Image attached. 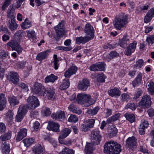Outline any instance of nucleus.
<instances>
[{"label":"nucleus","instance_id":"nucleus-56","mask_svg":"<svg viewBox=\"0 0 154 154\" xmlns=\"http://www.w3.org/2000/svg\"><path fill=\"white\" fill-rule=\"evenodd\" d=\"M8 53L7 51L2 50L0 51V58L1 59H5L8 56Z\"/></svg>","mask_w":154,"mask_h":154},{"label":"nucleus","instance_id":"nucleus-22","mask_svg":"<svg viewBox=\"0 0 154 154\" xmlns=\"http://www.w3.org/2000/svg\"><path fill=\"white\" fill-rule=\"evenodd\" d=\"M108 94L111 97H116L120 95L121 92L119 89L116 88L110 89L108 91Z\"/></svg>","mask_w":154,"mask_h":154},{"label":"nucleus","instance_id":"nucleus-32","mask_svg":"<svg viewBox=\"0 0 154 154\" xmlns=\"http://www.w3.org/2000/svg\"><path fill=\"white\" fill-rule=\"evenodd\" d=\"M48 52V50H47L38 53L37 55L36 59L40 61L45 59L47 57Z\"/></svg>","mask_w":154,"mask_h":154},{"label":"nucleus","instance_id":"nucleus-49","mask_svg":"<svg viewBox=\"0 0 154 154\" xmlns=\"http://www.w3.org/2000/svg\"><path fill=\"white\" fill-rule=\"evenodd\" d=\"M142 94L143 91L142 90L140 89H138L134 95V99L136 101L137 100V99L139 98Z\"/></svg>","mask_w":154,"mask_h":154},{"label":"nucleus","instance_id":"nucleus-26","mask_svg":"<svg viewBox=\"0 0 154 154\" xmlns=\"http://www.w3.org/2000/svg\"><path fill=\"white\" fill-rule=\"evenodd\" d=\"M129 42V39L127 35H124L122 39H119V45L122 48L125 47Z\"/></svg>","mask_w":154,"mask_h":154},{"label":"nucleus","instance_id":"nucleus-39","mask_svg":"<svg viewBox=\"0 0 154 154\" xmlns=\"http://www.w3.org/2000/svg\"><path fill=\"white\" fill-rule=\"evenodd\" d=\"M144 62L142 59H138L134 63L133 66L135 69H140L144 65Z\"/></svg>","mask_w":154,"mask_h":154},{"label":"nucleus","instance_id":"nucleus-47","mask_svg":"<svg viewBox=\"0 0 154 154\" xmlns=\"http://www.w3.org/2000/svg\"><path fill=\"white\" fill-rule=\"evenodd\" d=\"M63 139H58L59 143L61 144H64L67 146L71 145L72 141L71 140H64Z\"/></svg>","mask_w":154,"mask_h":154},{"label":"nucleus","instance_id":"nucleus-61","mask_svg":"<svg viewBox=\"0 0 154 154\" xmlns=\"http://www.w3.org/2000/svg\"><path fill=\"white\" fill-rule=\"evenodd\" d=\"M11 1V0H5L2 7V9L3 11L6 9V8L10 4Z\"/></svg>","mask_w":154,"mask_h":154},{"label":"nucleus","instance_id":"nucleus-28","mask_svg":"<svg viewBox=\"0 0 154 154\" xmlns=\"http://www.w3.org/2000/svg\"><path fill=\"white\" fill-rule=\"evenodd\" d=\"M8 100L11 106H14L18 105L19 103V100L13 95H11L9 96Z\"/></svg>","mask_w":154,"mask_h":154},{"label":"nucleus","instance_id":"nucleus-8","mask_svg":"<svg viewBox=\"0 0 154 154\" xmlns=\"http://www.w3.org/2000/svg\"><path fill=\"white\" fill-rule=\"evenodd\" d=\"M57 34L59 37L64 36L65 34V27L64 25V21H61L56 26L54 27Z\"/></svg>","mask_w":154,"mask_h":154},{"label":"nucleus","instance_id":"nucleus-29","mask_svg":"<svg viewBox=\"0 0 154 154\" xmlns=\"http://www.w3.org/2000/svg\"><path fill=\"white\" fill-rule=\"evenodd\" d=\"M69 110L72 112L77 114H80L82 112V110L79 108L77 107L73 104H70L68 107Z\"/></svg>","mask_w":154,"mask_h":154},{"label":"nucleus","instance_id":"nucleus-27","mask_svg":"<svg viewBox=\"0 0 154 154\" xmlns=\"http://www.w3.org/2000/svg\"><path fill=\"white\" fill-rule=\"evenodd\" d=\"M71 132V130L70 129L67 128H63L61 131L58 139H64L69 135Z\"/></svg>","mask_w":154,"mask_h":154},{"label":"nucleus","instance_id":"nucleus-43","mask_svg":"<svg viewBox=\"0 0 154 154\" xmlns=\"http://www.w3.org/2000/svg\"><path fill=\"white\" fill-rule=\"evenodd\" d=\"M149 87L148 90L149 93L151 95L154 94V83L152 81L149 82L148 85Z\"/></svg>","mask_w":154,"mask_h":154},{"label":"nucleus","instance_id":"nucleus-55","mask_svg":"<svg viewBox=\"0 0 154 154\" xmlns=\"http://www.w3.org/2000/svg\"><path fill=\"white\" fill-rule=\"evenodd\" d=\"M19 86L21 87L22 90L24 92H27L29 91L27 85L23 83H20L19 85Z\"/></svg>","mask_w":154,"mask_h":154},{"label":"nucleus","instance_id":"nucleus-2","mask_svg":"<svg viewBox=\"0 0 154 154\" xmlns=\"http://www.w3.org/2000/svg\"><path fill=\"white\" fill-rule=\"evenodd\" d=\"M104 146V152L107 154H119L121 151V145L114 141L106 142Z\"/></svg>","mask_w":154,"mask_h":154},{"label":"nucleus","instance_id":"nucleus-36","mask_svg":"<svg viewBox=\"0 0 154 154\" xmlns=\"http://www.w3.org/2000/svg\"><path fill=\"white\" fill-rule=\"evenodd\" d=\"M9 28L11 31L17 29L18 25L15 22V18L9 20Z\"/></svg>","mask_w":154,"mask_h":154},{"label":"nucleus","instance_id":"nucleus-18","mask_svg":"<svg viewBox=\"0 0 154 154\" xmlns=\"http://www.w3.org/2000/svg\"><path fill=\"white\" fill-rule=\"evenodd\" d=\"M51 117L55 119L63 120L65 118V114L64 111L60 110L56 113H54L51 115Z\"/></svg>","mask_w":154,"mask_h":154},{"label":"nucleus","instance_id":"nucleus-44","mask_svg":"<svg viewBox=\"0 0 154 154\" xmlns=\"http://www.w3.org/2000/svg\"><path fill=\"white\" fill-rule=\"evenodd\" d=\"M13 115L14 114L12 111L10 110H8L6 114V118L8 122H11L13 119Z\"/></svg>","mask_w":154,"mask_h":154},{"label":"nucleus","instance_id":"nucleus-24","mask_svg":"<svg viewBox=\"0 0 154 154\" xmlns=\"http://www.w3.org/2000/svg\"><path fill=\"white\" fill-rule=\"evenodd\" d=\"M58 77L53 74L47 75L45 79L44 82L45 83H54L58 79Z\"/></svg>","mask_w":154,"mask_h":154},{"label":"nucleus","instance_id":"nucleus-3","mask_svg":"<svg viewBox=\"0 0 154 154\" xmlns=\"http://www.w3.org/2000/svg\"><path fill=\"white\" fill-rule=\"evenodd\" d=\"M128 23V16L123 13H120L114 18L113 21L114 27L118 30L126 27Z\"/></svg>","mask_w":154,"mask_h":154},{"label":"nucleus","instance_id":"nucleus-17","mask_svg":"<svg viewBox=\"0 0 154 154\" xmlns=\"http://www.w3.org/2000/svg\"><path fill=\"white\" fill-rule=\"evenodd\" d=\"M91 39V37L88 35L77 37L76 38L75 43L78 45L81 44H84L88 42Z\"/></svg>","mask_w":154,"mask_h":154},{"label":"nucleus","instance_id":"nucleus-25","mask_svg":"<svg viewBox=\"0 0 154 154\" xmlns=\"http://www.w3.org/2000/svg\"><path fill=\"white\" fill-rule=\"evenodd\" d=\"M27 36H26L29 39H31L34 42H36V37L35 31L32 29L27 30L26 31Z\"/></svg>","mask_w":154,"mask_h":154},{"label":"nucleus","instance_id":"nucleus-21","mask_svg":"<svg viewBox=\"0 0 154 154\" xmlns=\"http://www.w3.org/2000/svg\"><path fill=\"white\" fill-rule=\"evenodd\" d=\"M142 76L143 74L141 72H140L137 75L136 77L132 82L133 87L134 88L136 86H138L143 83Z\"/></svg>","mask_w":154,"mask_h":154},{"label":"nucleus","instance_id":"nucleus-4","mask_svg":"<svg viewBox=\"0 0 154 154\" xmlns=\"http://www.w3.org/2000/svg\"><path fill=\"white\" fill-rule=\"evenodd\" d=\"M97 98H91V95L85 93H79L77 96L76 101L80 104H84L86 106H89L94 103Z\"/></svg>","mask_w":154,"mask_h":154},{"label":"nucleus","instance_id":"nucleus-57","mask_svg":"<svg viewBox=\"0 0 154 154\" xmlns=\"http://www.w3.org/2000/svg\"><path fill=\"white\" fill-rule=\"evenodd\" d=\"M90 128L89 126L86 122L83 124L81 127L82 130L85 132L89 130Z\"/></svg>","mask_w":154,"mask_h":154},{"label":"nucleus","instance_id":"nucleus-35","mask_svg":"<svg viewBox=\"0 0 154 154\" xmlns=\"http://www.w3.org/2000/svg\"><path fill=\"white\" fill-rule=\"evenodd\" d=\"M32 26V22L28 19L26 18L21 25V28L24 29H28Z\"/></svg>","mask_w":154,"mask_h":154},{"label":"nucleus","instance_id":"nucleus-52","mask_svg":"<svg viewBox=\"0 0 154 154\" xmlns=\"http://www.w3.org/2000/svg\"><path fill=\"white\" fill-rule=\"evenodd\" d=\"M78 120V118L76 116L72 114H71L69 118L68 121L69 122H76Z\"/></svg>","mask_w":154,"mask_h":154},{"label":"nucleus","instance_id":"nucleus-53","mask_svg":"<svg viewBox=\"0 0 154 154\" xmlns=\"http://www.w3.org/2000/svg\"><path fill=\"white\" fill-rule=\"evenodd\" d=\"M137 44V42L134 41L132 42L129 44L128 47L131 49L132 51H133L134 52L136 49Z\"/></svg>","mask_w":154,"mask_h":154},{"label":"nucleus","instance_id":"nucleus-20","mask_svg":"<svg viewBox=\"0 0 154 154\" xmlns=\"http://www.w3.org/2000/svg\"><path fill=\"white\" fill-rule=\"evenodd\" d=\"M27 134V129H26L25 128L21 129L17 133L16 137V140L17 142L20 141L26 136Z\"/></svg>","mask_w":154,"mask_h":154},{"label":"nucleus","instance_id":"nucleus-50","mask_svg":"<svg viewBox=\"0 0 154 154\" xmlns=\"http://www.w3.org/2000/svg\"><path fill=\"white\" fill-rule=\"evenodd\" d=\"M98 71H104L105 70L106 64L103 62H99L97 63Z\"/></svg>","mask_w":154,"mask_h":154},{"label":"nucleus","instance_id":"nucleus-1","mask_svg":"<svg viewBox=\"0 0 154 154\" xmlns=\"http://www.w3.org/2000/svg\"><path fill=\"white\" fill-rule=\"evenodd\" d=\"M91 138L92 143L87 142L85 147V152L86 154H93L94 145L100 144L101 140V137L99 131L97 129L92 131Z\"/></svg>","mask_w":154,"mask_h":154},{"label":"nucleus","instance_id":"nucleus-34","mask_svg":"<svg viewBox=\"0 0 154 154\" xmlns=\"http://www.w3.org/2000/svg\"><path fill=\"white\" fill-rule=\"evenodd\" d=\"M15 8L13 7V5H11L7 11V17L11 19L15 18L14 13L15 12Z\"/></svg>","mask_w":154,"mask_h":154},{"label":"nucleus","instance_id":"nucleus-7","mask_svg":"<svg viewBox=\"0 0 154 154\" xmlns=\"http://www.w3.org/2000/svg\"><path fill=\"white\" fill-rule=\"evenodd\" d=\"M7 46L11 47L12 50H15L17 51L18 54H20L22 52L23 49L21 46L16 40H11L7 44Z\"/></svg>","mask_w":154,"mask_h":154},{"label":"nucleus","instance_id":"nucleus-14","mask_svg":"<svg viewBox=\"0 0 154 154\" xmlns=\"http://www.w3.org/2000/svg\"><path fill=\"white\" fill-rule=\"evenodd\" d=\"M44 91L45 92L44 94H46V95L48 99L53 100L55 99L54 89L53 88H45Z\"/></svg>","mask_w":154,"mask_h":154},{"label":"nucleus","instance_id":"nucleus-51","mask_svg":"<svg viewBox=\"0 0 154 154\" xmlns=\"http://www.w3.org/2000/svg\"><path fill=\"white\" fill-rule=\"evenodd\" d=\"M146 41L149 45H152L154 43V35H149L147 37Z\"/></svg>","mask_w":154,"mask_h":154},{"label":"nucleus","instance_id":"nucleus-62","mask_svg":"<svg viewBox=\"0 0 154 154\" xmlns=\"http://www.w3.org/2000/svg\"><path fill=\"white\" fill-rule=\"evenodd\" d=\"M89 69L91 71H93L95 72L98 71L97 63L95 64H93L89 66Z\"/></svg>","mask_w":154,"mask_h":154},{"label":"nucleus","instance_id":"nucleus-42","mask_svg":"<svg viewBox=\"0 0 154 154\" xmlns=\"http://www.w3.org/2000/svg\"><path fill=\"white\" fill-rule=\"evenodd\" d=\"M100 109L98 106H96L93 109H89L87 111V113L91 116H94L96 115Z\"/></svg>","mask_w":154,"mask_h":154},{"label":"nucleus","instance_id":"nucleus-64","mask_svg":"<svg viewBox=\"0 0 154 154\" xmlns=\"http://www.w3.org/2000/svg\"><path fill=\"white\" fill-rule=\"evenodd\" d=\"M91 128L93 127L95 123V120L93 119H89L86 122Z\"/></svg>","mask_w":154,"mask_h":154},{"label":"nucleus","instance_id":"nucleus-45","mask_svg":"<svg viewBox=\"0 0 154 154\" xmlns=\"http://www.w3.org/2000/svg\"><path fill=\"white\" fill-rule=\"evenodd\" d=\"M23 141L25 146H29L33 143L34 140L32 138H26L24 139Z\"/></svg>","mask_w":154,"mask_h":154},{"label":"nucleus","instance_id":"nucleus-31","mask_svg":"<svg viewBox=\"0 0 154 154\" xmlns=\"http://www.w3.org/2000/svg\"><path fill=\"white\" fill-rule=\"evenodd\" d=\"M2 27L0 26V31H4V32L6 34H4L2 36V40L4 42H6L8 40L10 39L9 35L11 34V32L8 31V30L7 28H5L4 29H1Z\"/></svg>","mask_w":154,"mask_h":154},{"label":"nucleus","instance_id":"nucleus-5","mask_svg":"<svg viewBox=\"0 0 154 154\" xmlns=\"http://www.w3.org/2000/svg\"><path fill=\"white\" fill-rule=\"evenodd\" d=\"M27 111V106L24 105H21L19 106L17 114L16 116V121L21 122Z\"/></svg>","mask_w":154,"mask_h":154},{"label":"nucleus","instance_id":"nucleus-59","mask_svg":"<svg viewBox=\"0 0 154 154\" xmlns=\"http://www.w3.org/2000/svg\"><path fill=\"white\" fill-rule=\"evenodd\" d=\"M149 123L148 122L145 120H142L140 125V126L144 128H146L149 126Z\"/></svg>","mask_w":154,"mask_h":154},{"label":"nucleus","instance_id":"nucleus-38","mask_svg":"<svg viewBox=\"0 0 154 154\" xmlns=\"http://www.w3.org/2000/svg\"><path fill=\"white\" fill-rule=\"evenodd\" d=\"M53 58L54 60L52 63L53 64L54 68L55 70H57L58 69L60 66L59 60L57 57V55L56 54L54 55Z\"/></svg>","mask_w":154,"mask_h":154},{"label":"nucleus","instance_id":"nucleus-63","mask_svg":"<svg viewBox=\"0 0 154 154\" xmlns=\"http://www.w3.org/2000/svg\"><path fill=\"white\" fill-rule=\"evenodd\" d=\"M46 139H47L54 147H56L57 143L53 138L48 137V138H46Z\"/></svg>","mask_w":154,"mask_h":154},{"label":"nucleus","instance_id":"nucleus-23","mask_svg":"<svg viewBox=\"0 0 154 154\" xmlns=\"http://www.w3.org/2000/svg\"><path fill=\"white\" fill-rule=\"evenodd\" d=\"M32 151L35 154H41L45 152L44 147L38 144L33 146Z\"/></svg>","mask_w":154,"mask_h":154},{"label":"nucleus","instance_id":"nucleus-13","mask_svg":"<svg viewBox=\"0 0 154 154\" xmlns=\"http://www.w3.org/2000/svg\"><path fill=\"white\" fill-rule=\"evenodd\" d=\"M85 32L91 37V39L94 38V30L93 27L89 23H88L85 25Z\"/></svg>","mask_w":154,"mask_h":154},{"label":"nucleus","instance_id":"nucleus-6","mask_svg":"<svg viewBox=\"0 0 154 154\" xmlns=\"http://www.w3.org/2000/svg\"><path fill=\"white\" fill-rule=\"evenodd\" d=\"M27 109H33L38 107L40 104L38 100L37 97L33 96H30L27 99Z\"/></svg>","mask_w":154,"mask_h":154},{"label":"nucleus","instance_id":"nucleus-19","mask_svg":"<svg viewBox=\"0 0 154 154\" xmlns=\"http://www.w3.org/2000/svg\"><path fill=\"white\" fill-rule=\"evenodd\" d=\"M136 139L134 136L129 137L126 140V144L130 149L134 148L137 145Z\"/></svg>","mask_w":154,"mask_h":154},{"label":"nucleus","instance_id":"nucleus-37","mask_svg":"<svg viewBox=\"0 0 154 154\" xmlns=\"http://www.w3.org/2000/svg\"><path fill=\"white\" fill-rule=\"evenodd\" d=\"M12 136V131H8V132L0 137V139L2 141H5L9 140Z\"/></svg>","mask_w":154,"mask_h":154},{"label":"nucleus","instance_id":"nucleus-40","mask_svg":"<svg viewBox=\"0 0 154 154\" xmlns=\"http://www.w3.org/2000/svg\"><path fill=\"white\" fill-rule=\"evenodd\" d=\"M69 80L65 79L63 80L62 83L60 86V88L62 90L66 89L69 88Z\"/></svg>","mask_w":154,"mask_h":154},{"label":"nucleus","instance_id":"nucleus-11","mask_svg":"<svg viewBox=\"0 0 154 154\" xmlns=\"http://www.w3.org/2000/svg\"><path fill=\"white\" fill-rule=\"evenodd\" d=\"M45 88L42 87L41 84L35 83L31 88L32 92L39 95H44Z\"/></svg>","mask_w":154,"mask_h":154},{"label":"nucleus","instance_id":"nucleus-12","mask_svg":"<svg viewBox=\"0 0 154 154\" xmlns=\"http://www.w3.org/2000/svg\"><path fill=\"white\" fill-rule=\"evenodd\" d=\"M89 86V80L87 79H84L79 82L78 88L79 89L85 91Z\"/></svg>","mask_w":154,"mask_h":154},{"label":"nucleus","instance_id":"nucleus-46","mask_svg":"<svg viewBox=\"0 0 154 154\" xmlns=\"http://www.w3.org/2000/svg\"><path fill=\"white\" fill-rule=\"evenodd\" d=\"M106 76L103 73L99 74L97 75V80L98 82H104L105 81Z\"/></svg>","mask_w":154,"mask_h":154},{"label":"nucleus","instance_id":"nucleus-33","mask_svg":"<svg viewBox=\"0 0 154 154\" xmlns=\"http://www.w3.org/2000/svg\"><path fill=\"white\" fill-rule=\"evenodd\" d=\"M6 100L4 94H0V111H2L5 107Z\"/></svg>","mask_w":154,"mask_h":154},{"label":"nucleus","instance_id":"nucleus-54","mask_svg":"<svg viewBox=\"0 0 154 154\" xmlns=\"http://www.w3.org/2000/svg\"><path fill=\"white\" fill-rule=\"evenodd\" d=\"M63 154H74V151L72 149H69L67 147H65L62 151Z\"/></svg>","mask_w":154,"mask_h":154},{"label":"nucleus","instance_id":"nucleus-16","mask_svg":"<svg viewBox=\"0 0 154 154\" xmlns=\"http://www.w3.org/2000/svg\"><path fill=\"white\" fill-rule=\"evenodd\" d=\"M59 125L52 121L49 122L47 126V128L49 131H52L57 132L59 131Z\"/></svg>","mask_w":154,"mask_h":154},{"label":"nucleus","instance_id":"nucleus-30","mask_svg":"<svg viewBox=\"0 0 154 154\" xmlns=\"http://www.w3.org/2000/svg\"><path fill=\"white\" fill-rule=\"evenodd\" d=\"M3 154H8L10 151L9 144L6 142L2 143L1 146Z\"/></svg>","mask_w":154,"mask_h":154},{"label":"nucleus","instance_id":"nucleus-9","mask_svg":"<svg viewBox=\"0 0 154 154\" xmlns=\"http://www.w3.org/2000/svg\"><path fill=\"white\" fill-rule=\"evenodd\" d=\"M151 98L149 95L143 96L139 102V105L143 108H148L151 104Z\"/></svg>","mask_w":154,"mask_h":154},{"label":"nucleus","instance_id":"nucleus-58","mask_svg":"<svg viewBox=\"0 0 154 154\" xmlns=\"http://www.w3.org/2000/svg\"><path fill=\"white\" fill-rule=\"evenodd\" d=\"M139 151H140L143 154L149 153V150L144 146H140Z\"/></svg>","mask_w":154,"mask_h":154},{"label":"nucleus","instance_id":"nucleus-15","mask_svg":"<svg viewBox=\"0 0 154 154\" xmlns=\"http://www.w3.org/2000/svg\"><path fill=\"white\" fill-rule=\"evenodd\" d=\"M77 68L76 66H72L65 71L64 76L66 78H69L73 75L75 74L77 72Z\"/></svg>","mask_w":154,"mask_h":154},{"label":"nucleus","instance_id":"nucleus-48","mask_svg":"<svg viewBox=\"0 0 154 154\" xmlns=\"http://www.w3.org/2000/svg\"><path fill=\"white\" fill-rule=\"evenodd\" d=\"M125 117L127 119L132 123L134 122L135 118L134 115L133 114H126L125 115Z\"/></svg>","mask_w":154,"mask_h":154},{"label":"nucleus","instance_id":"nucleus-60","mask_svg":"<svg viewBox=\"0 0 154 154\" xmlns=\"http://www.w3.org/2000/svg\"><path fill=\"white\" fill-rule=\"evenodd\" d=\"M127 108H129L132 110H135L137 108V105L133 103H128L126 106Z\"/></svg>","mask_w":154,"mask_h":154},{"label":"nucleus","instance_id":"nucleus-41","mask_svg":"<svg viewBox=\"0 0 154 154\" xmlns=\"http://www.w3.org/2000/svg\"><path fill=\"white\" fill-rule=\"evenodd\" d=\"M51 112L50 109L47 107L43 108L41 110V114L42 116H50Z\"/></svg>","mask_w":154,"mask_h":154},{"label":"nucleus","instance_id":"nucleus-10","mask_svg":"<svg viewBox=\"0 0 154 154\" xmlns=\"http://www.w3.org/2000/svg\"><path fill=\"white\" fill-rule=\"evenodd\" d=\"M7 79L15 85H17L19 81V76L16 72L11 71L8 72L6 76Z\"/></svg>","mask_w":154,"mask_h":154}]
</instances>
